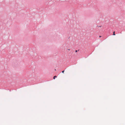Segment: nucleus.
Returning <instances> with one entry per match:
<instances>
[{
    "label": "nucleus",
    "instance_id": "f257e3e1",
    "mask_svg": "<svg viewBox=\"0 0 125 125\" xmlns=\"http://www.w3.org/2000/svg\"><path fill=\"white\" fill-rule=\"evenodd\" d=\"M113 35H115V31H114V32H113Z\"/></svg>",
    "mask_w": 125,
    "mask_h": 125
},
{
    "label": "nucleus",
    "instance_id": "f03ea898",
    "mask_svg": "<svg viewBox=\"0 0 125 125\" xmlns=\"http://www.w3.org/2000/svg\"><path fill=\"white\" fill-rule=\"evenodd\" d=\"M57 77L56 76H55L53 78L54 79H55V77Z\"/></svg>",
    "mask_w": 125,
    "mask_h": 125
},
{
    "label": "nucleus",
    "instance_id": "7ed1b4c3",
    "mask_svg": "<svg viewBox=\"0 0 125 125\" xmlns=\"http://www.w3.org/2000/svg\"><path fill=\"white\" fill-rule=\"evenodd\" d=\"M64 71H62V73H64Z\"/></svg>",
    "mask_w": 125,
    "mask_h": 125
},
{
    "label": "nucleus",
    "instance_id": "20e7f679",
    "mask_svg": "<svg viewBox=\"0 0 125 125\" xmlns=\"http://www.w3.org/2000/svg\"><path fill=\"white\" fill-rule=\"evenodd\" d=\"M77 52V50H76V51H75V52Z\"/></svg>",
    "mask_w": 125,
    "mask_h": 125
},
{
    "label": "nucleus",
    "instance_id": "39448f33",
    "mask_svg": "<svg viewBox=\"0 0 125 125\" xmlns=\"http://www.w3.org/2000/svg\"><path fill=\"white\" fill-rule=\"evenodd\" d=\"M101 37V36H99V37Z\"/></svg>",
    "mask_w": 125,
    "mask_h": 125
},
{
    "label": "nucleus",
    "instance_id": "423d86ee",
    "mask_svg": "<svg viewBox=\"0 0 125 125\" xmlns=\"http://www.w3.org/2000/svg\"><path fill=\"white\" fill-rule=\"evenodd\" d=\"M68 50H70L68 49Z\"/></svg>",
    "mask_w": 125,
    "mask_h": 125
},
{
    "label": "nucleus",
    "instance_id": "0eeeda50",
    "mask_svg": "<svg viewBox=\"0 0 125 125\" xmlns=\"http://www.w3.org/2000/svg\"><path fill=\"white\" fill-rule=\"evenodd\" d=\"M55 71H56V69H55Z\"/></svg>",
    "mask_w": 125,
    "mask_h": 125
}]
</instances>
